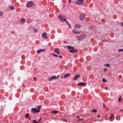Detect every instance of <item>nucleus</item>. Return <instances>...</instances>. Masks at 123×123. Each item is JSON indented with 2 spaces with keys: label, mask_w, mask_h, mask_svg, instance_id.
Returning a JSON list of instances; mask_svg holds the SVG:
<instances>
[{
  "label": "nucleus",
  "mask_w": 123,
  "mask_h": 123,
  "mask_svg": "<svg viewBox=\"0 0 123 123\" xmlns=\"http://www.w3.org/2000/svg\"><path fill=\"white\" fill-rule=\"evenodd\" d=\"M85 37V36L83 34L82 35H80L79 36L77 37L76 38L77 40L78 41L81 40Z\"/></svg>",
  "instance_id": "nucleus-1"
},
{
  "label": "nucleus",
  "mask_w": 123,
  "mask_h": 123,
  "mask_svg": "<svg viewBox=\"0 0 123 123\" xmlns=\"http://www.w3.org/2000/svg\"><path fill=\"white\" fill-rule=\"evenodd\" d=\"M34 5V2L33 1H31L28 2L26 5L27 7H31L33 6Z\"/></svg>",
  "instance_id": "nucleus-2"
},
{
  "label": "nucleus",
  "mask_w": 123,
  "mask_h": 123,
  "mask_svg": "<svg viewBox=\"0 0 123 123\" xmlns=\"http://www.w3.org/2000/svg\"><path fill=\"white\" fill-rule=\"evenodd\" d=\"M40 111V110H38L37 108L31 109V111L34 113H39Z\"/></svg>",
  "instance_id": "nucleus-3"
},
{
  "label": "nucleus",
  "mask_w": 123,
  "mask_h": 123,
  "mask_svg": "<svg viewBox=\"0 0 123 123\" xmlns=\"http://www.w3.org/2000/svg\"><path fill=\"white\" fill-rule=\"evenodd\" d=\"M58 17L59 20L62 21H64L66 20V18L65 17L59 16H58Z\"/></svg>",
  "instance_id": "nucleus-4"
},
{
  "label": "nucleus",
  "mask_w": 123,
  "mask_h": 123,
  "mask_svg": "<svg viewBox=\"0 0 123 123\" xmlns=\"http://www.w3.org/2000/svg\"><path fill=\"white\" fill-rule=\"evenodd\" d=\"M84 2L83 0H77L76 1V3L78 5H80L82 4Z\"/></svg>",
  "instance_id": "nucleus-5"
},
{
  "label": "nucleus",
  "mask_w": 123,
  "mask_h": 123,
  "mask_svg": "<svg viewBox=\"0 0 123 123\" xmlns=\"http://www.w3.org/2000/svg\"><path fill=\"white\" fill-rule=\"evenodd\" d=\"M85 17V15L84 14H81L80 16V20H83Z\"/></svg>",
  "instance_id": "nucleus-6"
},
{
  "label": "nucleus",
  "mask_w": 123,
  "mask_h": 123,
  "mask_svg": "<svg viewBox=\"0 0 123 123\" xmlns=\"http://www.w3.org/2000/svg\"><path fill=\"white\" fill-rule=\"evenodd\" d=\"M72 32L73 33L77 34H79L81 32L80 31H78L76 30L75 29H74L72 30Z\"/></svg>",
  "instance_id": "nucleus-7"
},
{
  "label": "nucleus",
  "mask_w": 123,
  "mask_h": 123,
  "mask_svg": "<svg viewBox=\"0 0 123 123\" xmlns=\"http://www.w3.org/2000/svg\"><path fill=\"white\" fill-rule=\"evenodd\" d=\"M86 84L84 82H81L77 84V85L78 86H84V85H86Z\"/></svg>",
  "instance_id": "nucleus-8"
},
{
  "label": "nucleus",
  "mask_w": 123,
  "mask_h": 123,
  "mask_svg": "<svg viewBox=\"0 0 123 123\" xmlns=\"http://www.w3.org/2000/svg\"><path fill=\"white\" fill-rule=\"evenodd\" d=\"M42 37L44 39H47V34L45 32L43 33L42 35Z\"/></svg>",
  "instance_id": "nucleus-9"
},
{
  "label": "nucleus",
  "mask_w": 123,
  "mask_h": 123,
  "mask_svg": "<svg viewBox=\"0 0 123 123\" xmlns=\"http://www.w3.org/2000/svg\"><path fill=\"white\" fill-rule=\"evenodd\" d=\"M59 51V49L57 48H56L54 50V52L57 53L58 55H59L60 54Z\"/></svg>",
  "instance_id": "nucleus-10"
},
{
  "label": "nucleus",
  "mask_w": 123,
  "mask_h": 123,
  "mask_svg": "<svg viewBox=\"0 0 123 123\" xmlns=\"http://www.w3.org/2000/svg\"><path fill=\"white\" fill-rule=\"evenodd\" d=\"M69 51L70 52L72 53H74V52H76V51L74 50L73 48L69 50Z\"/></svg>",
  "instance_id": "nucleus-11"
},
{
  "label": "nucleus",
  "mask_w": 123,
  "mask_h": 123,
  "mask_svg": "<svg viewBox=\"0 0 123 123\" xmlns=\"http://www.w3.org/2000/svg\"><path fill=\"white\" fill-rule=\"evenodd\" d=\"M80 76L79 74H77L74 77L73 79L74 80H77L80 77Z\"/></svg>",
  "instance_id": "nucleus-12"
},
{
  "label": "nucleus",
  "mask_w": 123,
  "mask_h": 123,
  "mask_svg": "<svg viewBox=\"0 0 123 123\" xmlns=\"http://www.w3.org/2000/svg\"><path fill=\"white\" fill-rule=\"evenodd\" d=\"M45 51V49H40L38 50L37 51V53H39L41 52H44Z\"/></svg>",
  "instance_id": "nucleus-13"
},
{
  "label": "nucleus",
  "mask_w": 123,
  "mask_h": 123,
  "mask_svg": "<svg viewBox=\"0 0 123 123\" xmlns=\"http://www.w3.org/2000/svg\"><path fill=\"white\" fill-rule=\"evenodd\" d=\"M110 118L111 121H112L114 119V117L113 114H111L110 117Z\"/></svg>",
  "instance_id": "nucleus-14"
},
{
  "label": "nucleus",
  "mask_w": 123,
  "mask_h": 123,
  "mask_svg": "<svg viewBox=\"0 0 123 123\" xmlns=\"http://www.w3.org/2000/svg\"><path fill=\"white\" fill-rule=\"evenodd\" d=\"M56 77L55 76L52 77L49 79V81H50L52 79H56Z\"/></svg>",
  "instance_id": "nucleus-15"
},
{
  "label": "nucleus",
  "mask_w": 123,
  "mask_h": 123,
  "mask_svg": "<svg viewBox=\"0 0 123 123\" xmlns=\"http://www.w3.org/2000/svg\"><path fill=\"white\" fill-rule=\"evenodd\" d=\"M25 19L23 18H22L20 20V22L22 24H23L25 22Z\"/></svg>",
  "instance_id": "nucleus-16"
},
{
  "label": "nucleus",
  "mask_w": 123,
  "mask_h": 123,
  "mask_svg": "<svg viewBox=\"0 0 123 123\" xmlns=\"http://www.w3.org/2000/svg\"><path fill=\"white\" fill-rule=\"evenodd\" d=\"M70 74H65L63 77L64 78H65L66 77H67L69 76L70 75Z\"/></svg>",
  "instance_id": "nucleus-17"
},
{
  "label": "nucleus",
  "mask_w": 123,
  "mask_h": 123,
  "mask_svg": "<svg viewBox=\"0 0 123 123\" xmlns=\"http://www.w3.org/2000/svg\"><path fill=\"white\" fill-rule=\"evenodd\" d=\"M51 113L55 114L58 113V111H51Z\"/></svg>",
  "instance_id": "nucleus-18"
},
{
  "label": "nucleus",
  "mask_w": 123,
  "mask_h": 123,
  "mask_svg": "<svg viewBox=\"0 0 123 123\" xmlns=\"http://www.w3.org/2000/svg\"><path fill=\"white\" fill-rule=\"evenodd\" d=\"M9 7L10 9L13 10L14 9V7L12 5H11L9 6Z\"/></svg>",
  "instance_id": "nucleus-19"
},
{
  "label": "nucleus",
  "mask_w": 123,
  "mask_h": 123,
  "mask_svg": "<svg viewBox=\"0 0 123 123\" xmlns=\"http://www.w3.org/2000/svg\"><path fill=\"white\" fill-rule=\"evenodd\" d=\"M75 26L78 28H80L81 27V25H75Z\"/></svg>",
  "instance_id": "nucleus-20"
},
{
  "label": "nucleus",
  "mask_w": 123,
  "mask_h": 123,
  "mask_svg": "<svg viewBox=\"0 0 123 123\" xmlns=\"http://www.w3.org/2000/svg\"><path fill=\"white\" fill-rule=\"evenodd\" d=\"M67 47L69 49H70L73 48V47H71L70 46L68 45L67 46Z\"/></svg>",
  "instance_id": "nucleus-21"
},
{
  "label": "nucleus",
  "mask_w": 123,
  "mask_h": 123,
  "mask_svg": "<svg viewBox=\"0 0 123 123\" xmlns=\"http://www.w3.org/2000/svg\"><path fill=\"white\" fill-rule=\"evenodd\" d=\"M122 100V98H121V97L120 96L118 99V101L119 102H120Z\"/></svg>",
  "instance_id": "nucleus-22"
},
{
  "label": "nucleus",
  "mask_w": 123,
  "mask_h": 123,
  "mask_svg": "<svg viewBox=\"0 0 123 123\" xmlns=\"http://www.w3.org/2000/svg\"><path fill=\"white\" fill-rule=\"evenodd\" d=\"M92 112H93L96 113L97 112V110L96 109H94L92 111Z\"/></svg>",
  "instance_id": "nucleus-23"
},
{
  "label": "nucleus",
  "mask_w": 123,
  "mask_h": 123,
  "mask_svg": "<svg viewBox=\"0 0 123 123\" xmlns=\"http://www.w3.org/2000/svg\"><path fill=\"white\" fill-rule=\"evenodd\" d=\"M29 116V114L28 113H27L25 115V117L26 118H27Z\"/></svg>",
  "instance_id": "nucleus-24"
},
{
  "label": "nucleus",
  "mask_w": 123,
  "mask_h": 123,
  "mask_svg": "<svg viewBox=\"0 0 123 123\" xmlns=\"http://www.w3.org/2000/svg\"><path fill=\"white\" fill-rule=\"evenodd\" d=\"M32 121L33 123H39V121H36L35 120H33Z\"/></svg>",
  "instance_id": "nucleus-25"
},
{
  "label": "nucleus",
  "mask_w": 123,
  "mask_h": 123,
  "mask_svg": "<svg viewBox=\"0 0 123 123\" xmlns=\"http://www.w3.org/2000/svg\"><path fill=\"white\" fill-rule=\"evenodd\" d=\"M37 108L38 110H40V109L41 108V105H39L37 107Z\"/></svg>",
  "instance_id": "nucleus-26"
},
{
  "label": "nucleus",
  "mask_w": 123,
  "mask_h": 123,
  "mask_svg": "<svg viewBox=\"0 0 123 123\" xmlns=\"http://www.w3.org/2000/svg\"><path fill=\"white\" fill-rule=\"evenodd\" d=\"M105 66H106L107 67H109L110 66V65L109 64H105L104 65Z\"/></svg>",
  "instance_id": "nucleus-27"
},
{
  "label": "nucleus",
  "mask_w": 123,
  "mask_h": 123,
  "mask_svg": "<svg viewBox=\"0 0 123 123\" xmlns=\"http://www.w3.org/2000/svg\"><path fill=\"white\" fill-rule=\"evenodd\" d=\"M103 81L104 82H106L107 81L104 78L103 79Z\"/></svg>",
  "instance_id": "nucleus-28"
},
{
  "label": "nucleus",
  "mask_w": 123,
  "mask_h": 123,
  "mask_svg": "<svg viewBox=\"0 0 123 123\" xmlns=\"http://www.w3.org/2000/svg\"><path fill=\"white\" fill-rule=\"evenodd\" d=\"M52 55H53L55 57H58V56L57 55H56L54 53H53L52 54Z\"/></svg>",
  "instance_id": "nucleus-29"
},
{
  "label": "nucleus",
  "mask_w": 123,
  "mask_h": 123,
  "mask_svg": "<svg viewBox=\"0 0 123 123\" xmlns=\"http://www.w3.org/2000/svg\"><path fill=\"white\" fill-rule=\"evenodd\" d=\"M118 51H123V49H119L118 50Z\"/></svg>",
  "instance_id": "nucleus-30"
},
{
  "label": "nucleus",
  "mask_w": 123,
  "mask_h": 123,
  "mask_svg": "<svg viewBox=\"0 0 123 123\" xmlns=\"http://www.w3.org/2000/svg\"><path fill=\"white\" fill-rule=\"evenodd\" d=\"M108 70V69L107 68H105L104 69V72H105Z\"/></svg>",
  "instance_id": "nucleus-31"
},
{
  "label": "nucleus",
  "mask_w": 123,
  "mask_h": 123,
  "mask_svg": "<svg viewBox=\"0 0 123 123\" xmlns=\"http://www.w3.org/2000/svg\"><path fill=\"white\" fill-rule=\"evenodd\" d=\"M3 14V13L2 12H0V16H1Z\"/></svg>",
  "instance_id": "nucleus-32"
},
{
  "label": "nucleus",
  "mask_w": 123,
  "mask_h": 123,
  "mask_svg": "<svg viewBox=\"0 0 123 123\" xmlns=\"http://www.w3.org/2000/svg\"><path fill=\"white\" fill-rule=\"evenodd\" d=\"M37 29H35L34 30V31L35 32H37Z\"/></svg>",
  "instance_id": "nucleus-33"
},
{
  "label": "nucleus",
  "mask_w": 123,
  "mask_h": 123,
  "mask_svg": "<svg viewBox=\"0 0 123 123\" xmlns=\"http://www.w3.org/2000/svg\"><path fill=\"white\" fill-rule=\"evenodd\" d=\"M67 25L69 27H71L69 23H68L67 24Z\"/></svg>",
  "instance_id": "nucleus-34"
},
{
  "label": "nucleus",
  "mask_w": 123,
  "mask_h": 123,
  "mask_svg": "<svg viewBox=\"0 0 123 123\" xmlns=\"http://www.w3.org/2000/svg\"><path fill=\"white\" fill-rule=\"evenodd\" d=\"M67 25L69 27H71L69 23H68L67 24Z\"/></svg>",
  "instance_id": "nucleus-35"
},
{
  "label": "nucleus",
  "mask_w": 123,
  "mask_h": 123,
  "mask_svg": "<svg viewBox=\"0 0 123 123\" xmlns=\"http://www.w3.org/2000/svg\"><path fill=\"white\" fill-rule=\"evenodd\" d=\"M67 25L69 27H71L69 23H68L67 24Z\"/></svg>",
  "instance_id": "nucleus-36"
},
{
  "label": "nucleus",
  "mask_w": 123,
  "mask_h": 123,
  "mask_svg": "<svg viewBox=\"0 0 123 123\" xmlns=\"http://www.w3.org/2000/svg\"><path fill=\"white\" fill-rule=\"evenodd\" d=\"M105 106H106V105L104 104L103 103V107L105 108Z\"/></svg>",
  "instance_id": "nucleus-37"
},
{
  "label": "nucleus",
  "mask_w": 123,
  "mask_h": 123,
  "mask_svg": "<svg viewBox=\"0 0 123 123\" xmlns=\"http://www.w3.org/2000/svg\"><path fill=\"white\" fill-rule=\"evenodd\" d=\"M59 75H57L56 77V79H58V78H59Z\"/></svg>",
  "instance_id": "nucleus-38"
},
{
  "label": "nucleus",
  "mask_w": 123,
  "mask_h": 123,
  "mask_svg": "<svg viewBox=\"0 0 123 123\" xmlns=\"http://www.w3.org/2000/svg\"><path fill=\"white\" fill-rule=\"evenodd\" d=\"M108 87H105V89L106 90H107L108 89Z\"/></svg>",
  "instance_id": "nucleus-39"
},
{
  "label": "nucleus",
  "mask_w": 123,
  "mask_h": 123,
  "mask_svg": "<svg viewBox=\"0 0 123 123\" xmlns=\"http://www.w3.org/2000/svg\"><path fill=\"white\" fill-rule=\"evenodd\" d=\"M68 3H71V0H68Z\"/></svg>",
  "instance_id": "nucleus-40"
},
{
  "label": "nucleus",
  "mask_w": 123,
  "mask_h": 123,
  "mask_svg": "<svg viewBox=\"0 0 123 123\" xmlns=\"http://www.w3.org/2000/svg\"><path fill=\"white\" fill-rule=\"evenodd\" d=\"M121 25L123 27V23H121Z\"/></svg>",
  "instance_id": "nucleus-41"
},
{
  "label": "nucleus",
  "mask_w": 123,
  "mask_h": 123,
  "mask_svg": "<svg viewBox=\"0 0 123 123\" xmlns=\"http://www.w3.org/2000/svg\"><path fill=\"white\" fill-rule=\"evenodd\" d=\"M66 24H68V23H69L67 21H66Z\"/></svg>",
  "instance_id": "nucleus-42"
},
{
  "label": "nucleus",
  "mask_w": 123,
  "mask_h": 123,
  "mask_svg": "<svg viewBox=\"0 0 123 123\" xmlns=\"http://www.w3.org/2000/svg\"><path fill=\"white\" fill-rule=\"evenodd\" d=\"M59 57L60 58H62V57L61 56H59Z\"/></svg>",
  "instance_id": "nucleus-43"
},
{
  "label": "nucleus",
  "mask_w": 123,
  "mask_h": 123,
  "mask_svg": "<svg viewBox=\"0 0 123 123\" xmlns=\"http://www.w3.org/2000/svg\"><path fill=\"white\" fill-rule=\"evenodd\" d=\"M120 112H123V109H121L120 110Z\"/></svg>",
  "instance_id": "nucleus-44"
},
{
  "label": "nucleus",
  "mask_w": 123,
  "mask_h": 123,
  "mask_svg": "<svg viewBox=\"0 0 123 123\" xmlns=\"http://www.w3.org/2000/svg\"><path fill=\"white\" fill-rule=\"evenodd\" d=\"M11 33H12V34H13L14 33V32L13 31H11L10 32Z\"/></svg>",
  "instance_id": "nucleus-45"
},
{
  "label": "nucleus",
  "mask_w": 123,
  "mask_h": 123,
  "mask_svg": "<svg viewBox=\"0 0 123 123\" xmlns=\"http://www.w3.org/2000/svg\"><path fill=\"white\" fill-rule=\"evenodd\" d=\"M100 115H98V116L97 117H100Z\"/></svg>",
  "instance_id": "nucleus-46"
},
{
  "label": "nucleus",
  "mask_w": 123,
  "mask_h": 123,
  "mask_svg": "<svg viewBox=\"0 0 123 123\" xmlns=\"http://www.w3.org/2000/svg\"><path fill=\"white\" fill-rule=\"evenodd\" d=\"M41 119V118H40L39 119L38 121H39V122L40 121Z\"/></svg>",
  "instance_id": "nucleus-47"
},
{
  "label": "nucleus",
  "mask_w": 123,
  "mask_h": 123,
  "mask_svg": "<svg viewBox=\"0 0 123 123\" xmlns=\"http://www.w3.org/2000/svg\"><path fill=\"white\" fill-rule=\"evenodd\" d=\"M28 119H29V120H31V117H29L28 118Z\"/></svg>",
  "instance_id": "nucleus-48"
},
{
  "label": "nucleus",
  "mask_w": 123,
  "mask_h": 123,
  "mask_svg": "<svg viewBox=\"0 0 123 123\" xmlns=\"http://www.w3.org/2000/svg\"><path fill=\"white\" fill-rule=\"evenodd\" d=\"M22 86L24 87H25V85L23 84L22 85Z\"/></svg>",
  "instance_id": "nucleus-49"
},
{
  "label": "nucleus",
  "mask_w": 123,
  "mask_h": 123,
  "mask_svg": "<svg viewBox=\"0 0 123 123\" xmlns=\"http://www.w3.org/2000/svg\"><path fill=\"white\" fill-rule=\"evenodd\" d=\"M77 118H80V117H79V116H77Z\"/></svg>",
  "instance_id": "nucleus-50"
},
{
  "label": "nucleus",
  "mask_w": 123,
  "mask_h": 123,
  "mask_svg": "<svg viewBox=\"0 0 123 123\" xmlns=\"http://www.w3.org/2000/svg\"><path fill=\"white\" fill-rule=\"evenodd\" d=\"M104 41H105V40H103V41H103V42H104Z\"/></svg>",
  "instance_id": "nucleus-51"
},
{
  "label": "nucleus",
  "mask_w": 123,
  "mask_h": 123,
  "mask_svg": "<svg viewBox=\"0 0 123 123\" xmlns=\"http://www.w3.org/2000/svg\"><path fill=\"white\" fill-rule=\"evenodd\" d=\"M65 121L66 122H67V120H65Z\"/></svg>",
  "instance_id": "nucleus-52"
},
{
  "label": "nucleus",
  "mask_w": 123,
  "mask_h": 123,
  "mask_svg": "<svg viewBox=\"0 0 123 123\" xmlns=\"http://www.w3.org/2000/svg\"><path fill=\"white\" fill-rule=\"evenodd\" d=\"M61 78H62V77H61Z\"/></svg>",
  "instance_id": "nucleus-53"
},
{
  "label": "nucleus",
  "mask_w": 123,
  "mask_h": 123,
  "mask_svg": "<svg viewBox=\"0 0 123 123\" xmlns=\"http://www.w3.org/2000/svg\"><path fill=\"white\" fill-rule=\"evenodd\" d=\"M80 120H82V119H80Z\"/></svg>",
  "instance_id": "nucleus-54"
}]
</instances>
